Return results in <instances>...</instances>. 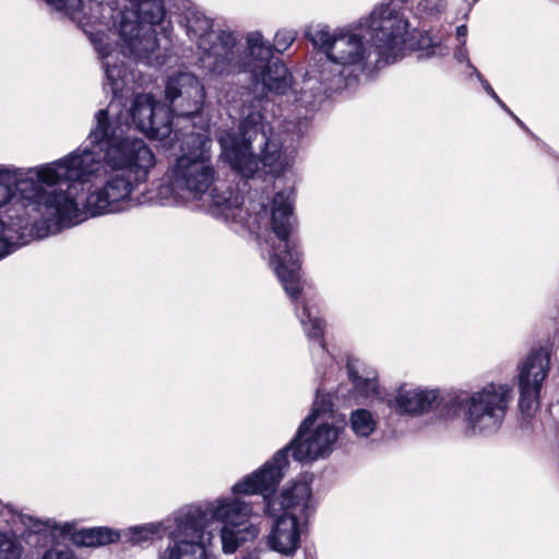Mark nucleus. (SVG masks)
I'll return each mask as SVG.
<instances>
[{
    "mask_svg": "<svg viewBox=\"0 0 559 559\" xmlns=\"http://www.w3.org/2000/svg\"><path fill=\"white\" fill-rule=\"evenodd\" d=\"M95 121L87 138L92 147H80L56 160L71 170L56 186V233L90 216L121 210L156 164L143 140L118 134L106 109L96 112Z\"/></svg>",
    "mask_w": 559,
    "mask_h": 559,
    "instance_id": "f257e3e1",
    "label": "nucleus"
},
{
    "mask_svg": "<svg viewBox=\"0 0 559 559\" xmlns=\"http://www.w3.org/2000/svg\"><path fill=\"white\" fill-rule=\"evenodd\" d=\"M129 7L120 11L119 22H112L114 9L109 4L94 3L93 16L81 17L82 0H47L56 10L64 12L76 21L90 36L95 49L105 60L106 86L114 94L124 85L126 70L118 63L119 53L129 55L150 66H160L164 59L158 53V43L154 26L165 16L162 0H128Z\"/></svg>",
    "mask_w": 559,
    "mask_h": 559,
    "instance_id": "f03ea898",
    "label": "nucleus"
},
{
    "mask_svg": "<svg viewBox=\"0 0 559 559\" xmlns=\"http://www.w3.org/2000/svg\"><path fill=\"white\" fill-rule=\"evenodd\" d=\"M511 400V386L502 383L491 382L474 392L456 390L444 395L439 389L401 385L393 407L401 415L419 416L437 405L441 418L462 419L466 437H490L500 430Z\"/></svg>",
    "mask_w": 559,
    "mask_h": 559,
    "instance_id": "7ed1b4c3",
    "label": "nucleus"
},
{
    "mask_svg": "<svg viewBox=\"0 0 559 559\" xmlns=\"http://www.w3.org/2000/svg\"><path fill=\"white\" fill-rule=\"evenodd\" d=\"M252 518V507L239 498L216 499L205 510L189 508L176 518V526L158 559H216L209 551L213 538L209 530L211 520L224 524L221 531L223 551L233 554L240 544L259 535L260 526Z\"/></svg>",
    "mask_w": 559,
    "mask_h": 559,
    "instance_id": "20e7f679",
    "label": "nucleus"
},
{
    "mask_svg": "<svg viewBox=\"0 0 559 559\" xmlns=\"http://www.w3.org/2000/svg\"><path fill=\"white\" fill-rule=\"evenodd\" d=\"M211 140L205 132H191L182 144L185 151L166 173L167 182L157 189L163 205L209 199L214 207L228 216V211L238 205L237 198L217 195L212 187L216 170L212 162Z\"/></svg>",
    "mask_w": 559,
    "mask_h": 559,
    "instance_id": "39448f33",
    "label": "nucleus"
},
{
    "mask_svg": "<svg viewBox=\"0 0 559 559\" xmlns=\"http://www.w3.org/2000/svg\"><path fill=\"white\" fill-rule=\"evenodd\" d=\"M239 135L230 130H219L222 159L242 177H252L258 171L280 174L294 162V151L269 136L267 126L258 108L242 112Z\"/></svg>",
    "mask_w": 559,
    "mask_h": 559,
    "instance_id": "423d86ee",
    "label": "nucleus"
},
{
    "mask_svg": "<svg viewBox=\"0 0 559 559\" xmlns=\"http://www.w3.org/2000/svg\"><path fill=\"white\" fill-rule=\"evenodd\" d=\"M323 416L314 407L300 425L298 433L290 444L278 451L259 471L235 484L233 491L235 493H252L273 487L283 477L284 468L288 463V452H292L293 457L299 462L328 456L333 451L338 431L332 425L321 421L320 418Z\"/></svg>",
    "mask_w": 559,
    "mask_h": 559,
    "instance_id": "0eeeda50",
    "label": "nucleus"
},
{
    "mask_svg": "<svg viewBox=\"0 0 559 559\" xmlns=\"http://www.w3.org/2000/svg\"><path fill=\"white\" fill-rule=\"evenodd\" d=\"M69 173L56 160L28 168L0 166V207L16 199L40 213L48 222V231L56 233V186Z\"/></svg>",
    "mask_w": 559,
    "mask_h": 559,
    "instance_id": "6e6552de",
    "label": "nucleus"
},
{
    "mask_svg": "<svg viewBox=\"0 0 559 559\" xmlns=\"http://www.w3.org/2000/svg\"><path fill=\"white\" fill-rule=\"evenodd\" d=\"M305 36L325 55L329 63L321 71V80L334 90L345 87L346 79L355 69L362 68L369 57L361 35L349 26L331 29L322 23L311 24Z\"/></svg>",
    "mask_w": 559,
    "mask_h": 559,
    "instance_id": "1a4fd4ad",
    "label": "nucleus"
},
{
    "mask_svg": "<svg viewBox=\"0 0 559 559\" xmlns=\"http://www.w3.org/2000/svg\"><path fill=\"white\" fill-rule=\"evenodd\" d=\"M293 193L278 192L271 206L273 236L266 238L263 250L269 253L270 265L281 281L286 294L297 300L301 292L300 253L289 234L293 228Z\"/></svg>",
    "mask_w": 559,
    "mask_h": 559,
    "instance_id": "9d476101",
    "label": "nucleus"
},
{
    "mask_svg": "<svg viewBox=\"0 0 559 559\" xmlns=\"http://www.w3.org/2000/svg\"><path fill=\"white\" fill-rule=\"evenodd\" d=\"M187 33L191 39L198 40L203 50L202 62L205 68L216 74H228L237 66L235 58V37L230 33H215L212 31V21L203 14L195 12L187 19Z\"/></svg>",
    "mask_w": 559,
    "mask_h": 559,
    "instance_id": "9b49d317",
    "label": "nucleus"
},
{
    "mask_svg": "<svg viewBox=\"0 0 559 559\" xmlns=\"http://www.w3.org/2000/svg\"><path fill=\"white\" fill-rule=\"evenodd\" d=\"M248 49L257 63H249L248 70L252 72L257 83H261L267 91L276 94L293 97V102L306 100L298 97L296 91L292 90V76L286 66L278 61L263 62L272 56L271 45L263 40L260 33H250L247 37Z\"/></svg>",
    "mask_w": 559,
    "mask_h": 559,
    "instance_id": "f8f14e48",
    "label": "nucleus"
},
{
    "mask_svg": "<svg viewBox=\"0 0 559 559\" xmlns=\"http://www.w3.org/2000/svg\"><path fill=\"white\" fill-rule=\"evenodd\" d=\"M551 349L547 344L533 346L518 364L519 407L530 414L538 400L543 382L550 371Z\"/></svg>",
    "mask_w": 559,
    "mask_h": 559,
    "instance_id": "ddd939ff",
    "label": "nucleus"
},
{
    "mask_svg": "<svg viewBox=\"0 0 559 559\" xmlns=\"http://www.w3.org/2000/svg\"><path fill=\"white\" fill-rule=\"evenodd\" d=\"M281 479L270 489L252 492L260 493L265 501V513L270 516L283 514L286 516H295L299 521L307 520L314 510V500L312 498L311 488L307 480H299L283 489L281 495L270 498L269 493L273 492Z\"/></svg>",
    "mask_w": 559,
    "mask_h": 559,
    "instance_id": "4468645a",
    "label": "nucleus"
},
{
    "mask_svg": "<svg viewBox=\"0 0 559 559\" xmlns=\"http://www.w3.org/2000/svg\"><path fill=\"white\" fill-rule=\"evenodd\" d=\"M130 115L135 128L148 138L164 140L171 133V114L148 94L134 97Z\"/></svg>",
    "mask_w": 559,
    "mask_h": 559,
    "instance_id": "2eb2a0df",
    "label": "nucleus"
},
{
    "mask_svg": "<svg viewBox=\"0 0 559 559\" xmlns=\"http://www.w3.org/2000/svg\"><path fill=\"white\" fill-rule=\"evenodd\" d=\"M166 97L181 116L200 112L205 99L204 86L191 73H179L169 78L166 84Z\"/></svg>",
    "mask_w": 559,
    "mask_h": 559,
    "instance_id": "dca6fc26",
    "label": "nucleus"
},
{
    "mask_svg": "<svg viewBox=\"0 0 559 559\" xmlns=\"http://www.w3.org/2000/svg\"><path fill=\"white\" fill-rule=\"evenodd\" d=\"M266 537V544L275 552L293 556L300 547V525L302 521L295 516L278 514Z\"/></svg>",
    "mask_w": 559,
    "mask_h": 559,
    "instance_id": "f3484780",
    "label": "nucleus"
},
{
    "mask_svg": "<svg viewBox=\"0 0 559 559\" xmlns=\"http://www.w3.org/2000/svg\"><path fill=\"white\" fill-rule=\"evenodd\" d=\"M386 66L394 63L405 56L406 50L415 49V41L409 32L406 19L386 14Z\"/></svg>",
    "mask_w": 559,
    "mask_h": 559,
    "instance_id": "a211bd4d",
    "label": "nucleus"
},
{
    "mask_svg": "<svg viewBox=\"0 0 559 559\" xmlns=\"http://www.w3.org/2000/svg\"><path fill=\"white\" fill-rule=\"evenodd\" d=\"M19 520L29 534H49L53 538L63 536L71 532V525L66 523L59 525L56 521L40 520L27 514H20Z\"/></svg>",
    "mask_w": 559,
    "mask_h": 559,
    "instance_id": "6ab92c4d",
    "label": "nucleus"
},
{
    "mask_svg": "<svg viewBox=\"0 0 559 559\" xmlns=\"http://www.w3.org/2000/svg\"><path fill=\"white\" fill-rule=\"evenodd\" d=\"M365 35L368 36L371 44L376 47L379 57L383 55L384 43V8L377 7L361 25Z\"/></svg>",
    "mask_w": 559,
    "mask_h": 559,
    "instance_id": "aec40b11",
    "label": "nucleus"
},
{
    "mask_svg": "<svg viewBox=\"0 0 559 559\" xmlns=\"http://www.w3.org/2000/svg\"><path fill=\"white\" fill-rule=\"evenodd\" d=\"M119 537L118 533L106 528V527H94L88 530H82L78 534V543L87 546L96 547L106 545L117 540Z\"/></svg>",
    "mask_w": 559,
    "mask_h": 559,
    "instance_id": "412c9836",
    "label": "nucleus"
},
{
    "mask_svg": "<svg viewBox=\"0 0 559 559\" xmlns=\"http://www.w3.org/2000/svg\"><path fill=\"white\" fill-rule=\"evenodd\" d=\"M24 547L12 532H0V559H22Z\"/></svg>",
    "mask_w": 559,
    "mask_h": 559,
    "instance_id": "4be33fe9",
    "label": "nucleus"
},
{
    "mask_svg": "<svg viewBox=\"0 0 559 559\" xmlns=\"http://www.w3.org/2000/svg\"><path fill=\"white\" fill-rule=\"evenodd\" d=\"M163 530L162 523H148L141 526H134L126 532L127 539L133 545H144L159 535Z\"/></svg>",
    "mask_w": 559,
    "mask_h": 559,
    "instance_id": "5701e85b",
    "label": "nucleus"
},
{
    "mask_svg": "<svg viewBox=\"0 0 559 559\" xmlns=\"http://www.w3.org/2000/svg\"><path fill=\"white\" fill-rule=\"evenodd\" d=\"M350 427L360 437L370 436L376 429V420L367 409H356L350 415Z\"/></svg>",
    "mask_w": 559,
    "mask_h": 559,
    "instance_id": "b1692460",
    "label": "nucleus"
},
{
    "mask_svg": "<svg viewBox=\"0 0 559 559\" xmlns=\"http://www.w3.org/2000/svg\"><path fill=\"white\" fill-rule=\"evenodd\" d=\"M298 317L309 338H320L322 336L323 323L319 318L312 316L307 306L301 307V313H298Z\"/></svg>",
    "mask_w": 559,
    "mask_h": 559,
    "instance_id": "393cba45",
    "label": "nucleus"
},
{
    "mask_svg": "<svg viewBox=\"0 0 559 559\" xmlns=\"http://www.w3.org/2000/svg\"><path fill=\"white\" fill-rule=\"evenodd\" d=\"M15 223L5 225L0 219V259L10 253L11 243L14 241L13 234L16 231Z\"/></svg>",
    "mask_w": 559,
    "mask_h": 559,
    "instance_id": "a878e982",
    "label": "nucleus"
},
{
    "mask_svg": "<svg viewBox=\"0 0 559 559\" xmlns=\"http://www.w3.org/2000/svg\"><path fill=\"white\" fill-rule=\"evenodd\" d=\"M355 391L364 399L377 395L378 384L374 379L355 377L353 379Z\"/></svg>",
    "mask_w": 559,
    "mask_h": 559,
    "instance_id": "bb28decb",
    "label": "nucleus"
},
{
    "mask_svg": "<svg viewBox=\"0 0 559 559\" xmlns=\"http://www.w3.org/2000/svg\"><path fill=\"white\" fill-rule=\"evenodd\" d=\"M296 39V32L292 29L278 31L274 37L272 50L275 49L278 52L285 51Z\"/></svg>",
    "mask_w": 559,
    "mask_h": 559,
    "instance_id": "cd10ccee",
    "label": "nucleus"
},
{
    "mask_svg": "<svg viewBox=\"0 0 559 559\" xmlns=\"http://www.w3.org/2000/svg\"><path fill=\"white\" fill-rule=\"evenodd\" d=\"M488 96H490L500 108H502L510 117H512V119L516 122V124L520 128H522L526 132H531L527 126L506 105V103L498 96L495 90H492V92H490Z\"/></svg>",
    "mask_w": 559,
    "mask_h": 559,
    "instance_id": "c85d7f7f",
    "label": "nucleus"
},
{
    "mask_svg": "<svg viewBox=\"0 0 559 559\" xmlns=\"http://www.w3.org/2000/svg\"><path fill=\"white\" fill-rule=\"evenodd\" d=\"M43 559H76V557L68 548H51L44 554Z\"/></svg>",
    "mask_w": 559,
    "mask_h": 559,
    "instance_id": "c756f323",
    "label": "nucleus"
},
{
    "mask_svg": "<svg viewBox=\"0 0 559 559\" xmlns=\"http://www.w3.org/2000/svg\"><path fill=\"white\" fill-rule=\"evenodd\" d=\"M453 58L459 63H465L466 67H472V61L469 59L466 45H457L454 48Z\"/></svg>",
    "mask_w": 559,
    "mask_h": 559,
    "instance_id": "7c9ffc66",
    "label": "nucleus"
},
{
    "mask_svg": "<svg viewBox=\"0 0 559 559\" xmlns=\"http://www.w3.org/2000/svg\"><path fill=\"white\" fill-rule=\"evenodd\" d=\"M439 41L429 38L427 44H423V46H420V49L425 51L426 58H432L438 55L437 48L439 47Z\"/></svg>",
    "mask_w": 559,
    "mask_h": 559,
    "instance_id": "2f4dec72",
    "label": "nucleus"
},
{
    "mask_svg": "<svg viewBox=\"0 0 559 559\" xmlns=\"http://www.w3.org/2000/svg\"><path fill=\"white\" fill-rule=\"evenodd\" d=\"M467 26L466 24H461L455 29V37L459 41V45H466V37H467Z\"/></svg>",
    "mask_w": 559,
    "mask_h": 559,
    "instance_id": "473e14b6",
    "label": "nucleus"
},
{
    "mask_svg": "<svg viewBox=\"0 0 559 559\" xmlns=\"http://www.w3.org/2000/svg\"><path fill=\"white\" fill-rule=\"evenodd\" d=\"M477 81L480 83V85L483 86L484 91L489 94L490 92H492V86L490 85V83L484 78V75L480 73L478 76H476Z\"/></svg>",
    "mask_w": 559,
    "mask_h": 559,
    "instance_id": "72a5a7b5",
    "label": "nucleus"
},
{
    "mask_svg": "<svg viewBox=\"0 0 559 559\" xmlns=\"http://www.w3.org/2000/svg\"><path fill=\"white\" fill-rule=\"evenodd\" d=\"M267 215H269V212H267V210H266L265 205H264V204H262V205H261V210H260V212L258 213V216H259V218H266V217H267Z\"/></svg>",
    "mask_w": 559,
    "mask_h": 559,
    "instance_id": "f704fd0d",
    "label": "nucleus"
},
{
    "mask_svg": "<svg viewBox=\"0 0 559 559\" xmlns=\"http://www.w3.org/2000/svg\"><path fill=\"white\" fill-rule=\"evenodd\" d=\"M471 70L469 76H478L480 72L478 69L472 63V67H467Z\"/></svg>",
    "mask_w": 559,
    "mask_h": 559,
    "instance_id": "c9c22d12",
    "label": "nucleus"
},
{
    "mask_svg": "<svg viewBox=\"0 0 559 559\" xmlns=\"http://www.w3.org/2000/svg\"><path fill=\"white\" fill-rule=\"evenodd\" d=\"M242 559H255V558H253V557H251V556H248V557H245V558H242Z\"/></svg>",
    "mask_w": 559,
    "mask_h": 559,
    "instance_id": "e433bc0d",
    "label": "nucleus"
},
{
    "mask_svg": "<svg viewBox=\"0 0 559 559\" xmlns=\"http://www.w3.org/2000/svg\"><path fill=\"white\" fill-rule=\"evenodd\" d=\"M320 349L323 350L324 349V346L322 343H320Z\"/></svg>",
    "mask_w": 559,
    "mask_h": 559,
    "instance_id": "4c0bfd02",
    "label": "nucleus"
},
{
    "mask_svg": "<svg viewBox=\"0 0 559 559\" xmlns=\"http://www.w3.org/2000/svg\"><path fill=\"white\" fill-rule=\"evenodd\" d=\"M402 3H406L408 0H400Z\"/></svg>",
    "mask_w": 559,
    "mask_h": 559,
    "instance_id": "58836bf2",
    "label": "nucleus"
},
{
    "mask_svg": "<svg viewBox=\"0 0 559 559\" xmlns=\"http://www.w3.org/2000/svg\"><path fill=\"white\" fill-rule=\"evenodd\" d=\"M479 0H473V2H478Z\"/></svg>",
    "mask_w": 559,
    "mask_h": 559,
    "instance_id": "ea45409f",
    "label": "nucleus"
}]
</instances>
